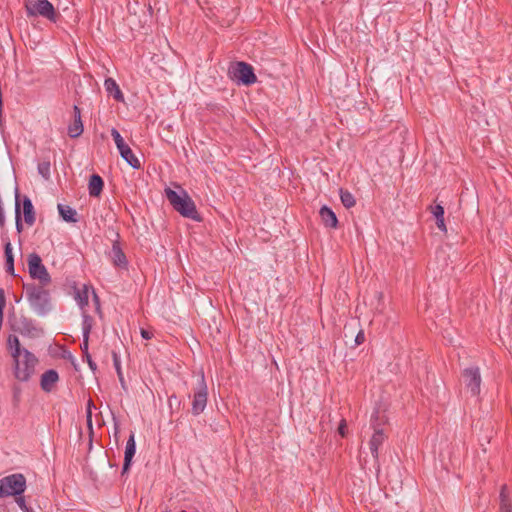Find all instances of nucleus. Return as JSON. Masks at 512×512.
<instances>
[{
	"label": "nucleus",
	"mask_w": 512,
	"mask_h": 512,
	"mask_svg": "<svg viewBox=\"0 0 512 512\" xmlns=\"http://www.w3.org/2000/svg\"><path fill=\"white\" fill-rule=\"evenodd\" d=\"M228 75L239 85L250 86L257 81L254 68L244 61L231 63L228 68Z\"/></svg>",
	"instance_id": "0eeeda50"
},
{
	"label": "nucleus",
	"mask_w": 512,
	"mask_h": 512,
	"mask_svg": "<svg viewBox=\"0 0 512 512\" xmlns=\"http://www.w3.org/2000/svg\"><path fill=\"white\" fill-rule=\"evenodd\" d=\"M7 349L13 359V375L20 382H29L36 372L38 358L28 349L21 346L16 335L7 338Z\"/></svg>",
	"instance_id": "f257e3e1"
},
{
	"label": "nucleus",
	"mask_w": 512,
	"mask_h": 512,
	"mask_svg": "<svg viewBox=\"0 0 512 512\" xmlns=\"http://www.w3.org/2000/svg\"><path fill=\"white\" fill-rule=\"evenodd\" d=\"M104 188V180L99 174H92L89 177L88 191L91 197H99Z\"/></svg>",
	"instance_id": "f3484780"
},
{
	"label": "nucleus",
	"mask_w": 512,
	"mask_h": 512,
	"mask_svg": "<svg viewBox=\"0 0 512 512\" xmlns=\"http://www.w3.org/2000/svg\"><path fill=\"white\" fill-rule=\"evenodd\" d=\"M26 488V478L22 473L7 475L0 479V499L24 494Z\"/></svg>",
	"instance_id": "39448f33"
},
{
	"label": "nucleus",
	"mask_w": 512,
	"mask_h": 512,
	"mask_svg": "<svg viewBox=\"0 0 512 512\" xmlns=\"http://www.w3.org/2000/svg\"><path fill=\"white\" fill-rule=\"evenodd\" d=\"M104 87L108 95L113 96L118 102H124V95L113 78H107L104 82Z\"/></svg>",
	"instance_id": "aec40b11"
},
{
	"label": "nucleus",
	"mask_w": 512,
	"mask_h": 512,
	"mask_svg": "<svg viewBox=\"0 0 512 512\" xmlns=\"http://www.w3.org/2000/svg\"><path fill=\"white\" fill-rule=\"evenodd\" d=\"M376 412H378V415H379V419L377 421V423H380L381 424V427L387 422V418L386 416L384 415V413H380V411L378 409H376L372 415H376Z\"/></svg>",
	"instance_id": "c9c22d12"
},
{
	"label": "nucleus",
	"mask_w": 512,
	"mask_h": 512,
	"mask_svg": "<svg viewBox=\"0 0 512 512\" xmlns=\"http://www.w3.org/2000/svg\"><path fill=\"white\" fill-rule=\"evenodd\" d=\"M364 341H365V334H364L363 330H360L355 337V344L358 346V345H361L362 343H364Z\"/></svg>",
	"instance_id": "f704fd0d"
},
{
	"label": "nucleus",
	"mask_w": 512,
	"mask_h": 512,
	"mask_svg": "<svg viewBox=\"0 0 512 512\" xmlns=\"http://www.w3.org/2000/svg\"><path fill=\"white\" fill-rule=\"evenodd\" d=\"M179 192L171 189H165V195L171 206L177 211L182 217L192 219L196 222L203 220L202 216L198 213L196 205L188 193L182 189L179 185Z\"/></svg>",
	"instance_id": "f03ea898"
},
{
	"label": "nucleus",
	"mask_w": 512,
	"mask_h": 512,
	"mask_svg": "<svg viewBox=\"0 0 512 512\" xmlns=\"http://www.w3.org/2000/svg\"><path fill=\"white\" fill-rule=\"evenodd\" d=\"M499 512H512V498L506 484L502 485L499 493Z\"/></svg>",
	"instance_id": "6ab92c4d"
},
{
	"label": "nucleus",
	"mask_w": 512,
	"mask_h": 512,
	"mask_svg": "<svg viewBox=\"0 0 512 512\" xmlns=\"http://www.w3.org/2000/svg\"><path fill=\"white\" fill-rule=\"evenodd\" d=\"M93 407H95L94 403L91 399H89L87 402V407H86V422H87V427L89 430L90 445L92 444V436L94 433L93 432V423H92V408Z\"/></svg>",
	"instance_id": "c85d7f7f"
},
{
	"label": "nucleus",
	"mask_w": 512,
	"mask_h": 512,
	"mask_svg": "<svg viewBox=\"0 0 512 512\" xmlns=\"http://www.w3.org/2000/svg\"><path fill=\"white\" fill-rule=\"evenodd\" d=\"M112 359L121 387L126 391L127 386L122 373L120 356L115 351H112Z\"/></svg>",
	"instance_id": "a878e982"
},
{
	"label": "nucleus",
	"mask_w": 512,
	"mask_h": 512,
	"mask_svg": "<svg viewBox=\"0 0 512 512\" xmlns=\"http://www.w3.org/2000/svg\"><path fill=\"white\" fill-rule=\"evenodd\" d=\"M60 217L68 223L78 222L77 211L68 205L58 204Z\"/></svg>",
	"instance_id": "412c9836"
},
{
	"label": "nucleus",
	"mask_w": 512,
	"mask_h": 512,
	"mask_svg": "<svg viewBox=\"0 0 512 512\" xmlns=\"http://www.w3.org/2000/svg\"><path fill=\"white\" fill-rule=\"evenodd\" d=\"M148 11H149V13H150V14H152V13H153V8H152V6H151L150 4H149V6H148Z\"/></svg>",
	"instance_id": "37998d69"
},
{
	"label": "nucleus",
	"mask_w": 512,
	"mask_h": 512,
	"mask_svg": "<svg viewBox=\"0 0 512 512\" xmlns=\"http://www.w3.org/2000/svg\"><path fill=\"white\" fill-rule=\"evenodd\" d=\"M5 226V214H4V209L2 207V204H0V227H4Z\"/></svg>",
	"instance_id": "79ce46f5"
},
{
	"label": "nucleus",
	"mask_w": 512,
	"mask_h": 512,
	"mask_svg": "<svg viewBox=\"0 0 512 512\" xmlns=\"http://www.w3.org/2000/svg\"><path fill=\"white\" fill-rule=\"evenodd\" d=\"M93 301L95 302L96 310L98 312H100V299L94 289H93Z\"/></svg>",
	"instance_id": "a19ab883"
},
{
	"label": "nucleus",
	"mask_w": 512,
	"mask_h": 512,
	"mask_svg": "<svg viewBox=\"0 0 512 512\" xmlns=\"http://www.w3.org/2000/svg\"><path fill=\"white\" fill-rule=\"evenodd\" d=\"M113 421H114V438L116 441H118V435L120 432L119 423L117 422L115 417H113Z\"/></svg>",
	"instance_id": "4c0bfd02"
},
{
	"label": "nucleus",
	"mask_w": 512,
	"mask_h": 512,
	"mask_svg": "<svg viewBox=\"0 0 512 512\" xmlns=\"http://www.w3.org/2000/svg\"><path fill=\"white\" fill-rule=\"evenodd\" d=\"M46 286L34 283L24 284L27 300L39 316L48 314L52 309L50 292L45 288Z\"/></svg>",
	"instance_id": "7ed1b4c3"
},
{
	"label": "nucleus",
	"mask_w": 512,
	"mask_h": 512,
	"mask_svg": "<svg viewBox=\"0 0 512 512\" xmlns=\"http://www.w3.org/2000/svg\"><path fill=\"white\" fill-rule=\"evenodd\" d=\"M339 193H340L341 202L345 208L349 209V208L355 206L356 200L351 192H349L348 190H345L343 188H340Z\"/></svg>",
	"instance_id": "bb28decb"
},
{
	"label": "nucleus",
	"mask_w": 512,
	"mask_h": 512,
	"mask_svg": "<svg viewBox=\"0 0 512 512\" xmlns=\"http://www.w3.org/2000/svg\"><path fill=\"white\" fill-rule=\"evenodd\" d=\"M462 379L465 387L470 391L472 396L480 394L482 379L478 366L465 368L462 372Z\"/></svg>",
	"instance_id": "f8f14e48"
},
{
	"label": "nucleus",
	"mask_w": 512,
	"mask_h": 512,
	"mask_svg": "<svg viewBox=\"0 0 512 512\" xmlns=\"http://www.w3.org/2000/svg\"><path fill=\"white\" fill-rule=\"evenodd\" d=\"M23 205V215L24 221L28 226H32L35 223V209L31 199L28 196H23L22 198Z\"/></svg>",
	"instance_id": "a211bd4d"
},
{
	"label": "nucleus",
	"mask_w": 512,
	"mask_h": 512,
	"mask_svg": "<svg viewBox=\"0 0 512 512\" xmlns=\"http://www.w3.org/2000/svg\"><path fill=\"white\" fill-rule=\"evenodd\" d=\"M319 215L325 227L336 229L338 227V219L334 211L326 205L320 208Z\"/></svg>",
	"instance_id": "dca6fc26"
},
{
	"label": "nucleus",
	"mask_w": 512,
	"mask_h": 512,
	"mask_svg": "<svg viewBox=\"0 0 512 512\" xmlns=\"http://www.w3.org/2000/svg\"><path fill=\"white\" fill-rule=\"evenodd\" d=\"M58 381V372L55 369H49L41 375L40 387L44 392L49 393L53 390Z\"/></svg>",
	"instance_id": "2eb2a0df"
},
{
	"label": "nucleus",
	"mask_w": 512,
	"mask_h": 512,
	"mask_svg": "<svg viewBox=\"0 0 512 512\" xmlns=\"http://www.w3.org/2000/svg\"><path fill=\"white\" fill-rule=\"evenodd\" d=\"M73 117L74 119H81V110L77 105L73 106Z\"/></svg>",
	"instance_id": "ea45409f"
},
{
	"label": "nucleus",
	"mask_w": 512,
	"mask_h": 512,
	"mask_svg": "<svg viewBox=\"0 0 512 512\" xmlns=\"http://www.w3.org/2000/svg\"><path fill=\"white\" fill-rule=\"evenodd\" d=\"M75 299L81 309L88 305V286L84 285L83 289L75 291Z\"/></svg>",
	"instance_id": "cd10ccee"
},
{
	"label": "nucleus",
	"mask_w": 512,
	"mask_h": 512,
	"mask_svg": "<svg viewBox=\"0 0 512 512\" xmlns=\"http://www.w3.org/2000/svg\"><path fill=\"white\" fill-rule=\"evenodd\" d=\"M84 126L82 119H73V122L68 126V135L71 138H78L82 135Z\"/></svg>",
	"instance_id": "393cba45"
},
{
	"label": "nucleus",
	"mask_w": 512,
	"mask_h": 512,
	"mask_svg": "<svg viewBox=\"0 0 512 512\" xmlns=\"http://www.w3.org/2000/svg\"><path fill=\"white\" fill-rule=\"evenodd\" d=\"M81 351L83 354V359L86 360L91 370L95 371L97 369L96 363L92 360V357L88 351L89 341H82Z\"/></svg>",
	"instance_id": "c756f323"
},
{
	"label": "nucleus",
	"mask_w": 512,
	"mask_h": 512,
	"mask_svg": "<svg viewBox=\"0 0 512 512\" xmlns=\"http://www.w3.org/2000/svg\"><path fill=\"white\" fill-rule=\"evenodd\" d=\"M431 213L434 215L436 219V225L439 230L442 232H447L445 220H444V207L441 204H436L431 207Z\"/></svg>",
	"instance_id": "4be33fe9"
},
{
	"label": "nucleus",
	"mask_w": 512,
	"mask_h": 512,
	"mask_svg": "<svg viewBox=\"0 0 512 512\" xmlns=\"http://www.w3.org/2000/svg\"><path fill=\"white\" fill-rule=\"evenodd\" d=\"M27 264L28 272L32 279L38 280L39 284L42 285H49L51 283V276L37 253L33 252L28 255Z\"/></svg>",
	"instance_id": "6e6552de"
},
{
	"label": "nucleus",
	"mask_w": 512,
	"mask_h": 512,
	"mask_svg": "<svg viewBox=\"0 0 512 512\" xmlns=\"http://www.w3.org/2000/svg\"><path fill=\"white\" fill-rule=\"evenodd\" d=\"M82 318L83 341H89V336L93 328L94 319L91 315L87 314L86 312H83Z\"/></svg>",
	"instance_id": "b1692460"
},
{
	"label": "nucleus",
	"mask_w": 512,
	"mask_h": 512,
	"mask_svg": "<svg viewBox=\"0 0 512 512\" xmlns=\"http://www.w3.org/2000/svg\"><path fill=\"white\" fill-rule=\"evenodd\" d=\"M50 166H51L50 161H42L37 166L38 173L45 180H48L50 178Z\"/></svg>",
	"instance_id": "7c9ffc66"
},
{
	"label": "nucleus",
	"mask_w": 512,
	"mask_h": 512,
	"mask_svg": "<svg viewBox=\"0 0 512 512\" xmlns=\"http://www.w3.org/2000/svg\"><path fill=\"white\" fill-rule=\"evenodd\" d=\"M4 256H5V263L14 262V256L12 252V245L11 242L8 240L4 244Z\"/></svg>",
	"instance_id": "2f4dec72"
},
{
	"label": "nucleus",
	"mask_w": 512,
	"mask_h": 512,
	"mask_svg": "<svg viewBox=\"0 0 512 512\" xmlns=\"http://www.w3.org/2000/svg\"><path fill=\"white\" fill-rule=\"evenodd\" d=\"M136 453V442L134 432L130 433V436L126 442L125 452H124V462L122 466L121 474L124 475L130 470L133 457Z\"/></svg>",
	"instance_id": "4468645a"
},
{
	"label": "nucleus",
	"mask_w": 512,
	"mask_h": 512,
	"mask_svg": "<svg viewBox=\"0 0 512 512\" xmlns=\"http://www.w3.org/2000/svg\"><path fill=\"white\" fill-rule=\"evenodd\" d=\"M378 419V412H376V415H371L370 423L374 433L369 441V448L376 462H378L379 458V447L382 446L387 437L383 431V428H381V424L377 423Z\"/></svg>",
	"instance_id": "9b49d317"
},
{
	"label": "nucleus",
	"mask_w": 512,
	"mask_h": 512,
	"mask_svg": "<svg viewBox=\"0 0 512 512\" xmlns=\"http://www.w3.org/2000/svg\"><path fill=\"white\" fill-rule=\"evenodd\" d=\"M25 10L29 18L41 16L53 23L61 18V14L48 0H25Z\"/></svg>",
	"instance_id": "20e7f679"
},
{
	"label": "nucleus",
	"mask_w": 512,
	"mask_h": 512,
	"mask_svg": "<svg viewBox=\"0 0 512 512\" xmlns=\"http://www.w3.org/2000/svg\"><path fill=\"white\" fill-rule=\"evenodd\" d=\"M111 136L113 137L115 144L117 146V149L119 150V153L121 157L133 168V169H140L141 163L138 160V158L135 156L131 148L125 143L123 137L119 133V131L116 128L111 129Z\"/></svg>",
	"instance_id": "1a4fd4ad"
},
{
	"label": "nucleus",
	"mask_w": 512,
	"mask_h": 512,
	"mask_svg": "<svg viewBox=\"0 0 512 512\" xmlns=\"http://www.w3.org/2000/svg\"><path fill=\"white\" fill-rule=\"evenodd\" d=\"M5 268L9 275L15 276L14 262L5 263Z\"/></svg>",
	"instance_id": "e433bc0d"
},
{
	"label": "nucleus",
	"mask_w": 512,
	"mask_h": 512,
	"mask_svg": "<svg viewBox=\"0 0 512 512\" xmlns=\"http://www.w3.org/2000/svg\"><path fill=\"white\" fill-rule=\"evenodd\" d=\"M9 325L12 331L24 337L38 338L44 334L43 328L39 327L33 319L24 315L20 317L10 316Z\"/></svg>",
	"instance_id": "423d86ee"
},
{
	"label": "nucleus",
	"mask_w": 512,
	"mask_h": 512,
	"mask_svg": "<svg viewBox=\"0 0 512 512\" xmlns=\"http://www.w3.org/2000/svg\"><path fill=\"white\" fill-rule=\"evenodd\" d=\"M116 237L117 239L113 241L112 248L109 251L108 256L115 267L126 269L128 267V260L118 240L120 237L118 233H116Z\"/></svg>",
	"instance_id": "ddd939ff"
},
{
	"label": "nucleus",
	"mask_w": 512,
	"mask_h": 512,
	"mask_svg": "<svg viewBox=\"0 0 512 512\" xmlns=\"http://www.w3.org/2000/svg\"><path fill=\"white\" fill-rule=\"evenodd\" d=\"M207 401L208 388L204 379V375L202 374L198 385L194 390L191 413L194 416L200 415L204 411L207 405Z\"/></svg>",
	"instance_id": "9d476101"
},
{
	"label": "nucleus",
	"mask_w": 512,
	"mask_h": 512,
	"mask_svg": "<svg viewBox=\"0 0 512 512\" xmlns=\"http://www.w3.org/2000/svg\"><path fill=\"white\" fill-rule=\"evenodd\" d=\"M338 433L342 436V437H346V434H347V423H346V420L345 419H342L341 422L339 423V426H338Z\"/></svg>",
	"instance_id": "72a5a7b5"
},
{
	"label": "nucleus",
	"mask_w": 512,
	"mask_h": 512,
	"mask_svg": "<svg viewBox=\"0 0 512 512\" xmlns=\"http://www.w3.org/2000/svg\"><path fill=\"white\" fill-rule=\"evenodd\" d=\"M141 336L143 339H146V340H149L153 337V334L152 332L146 330V329H141Z\"/></svg>",
	"instance_id": "58836bf2"
},
{
	"label": "nucleus",
	"mask_w": 512,
	"mask_h": 512,
	"mask_svg": "<svg viewBox=\"0 0 512 512\" xmlns=\"http://www.w3.org/2000/svg\"><path fill=\"white\" fill-rule=\"evenodd\" d=\"M15 226L18 233L23 231V223L21 217V197L18 187L15 188Z\"/></svg>",
	"instance_id": "5701e85b"
},
{
	"label": "nucleus",
	"mask_w": 512,
	"mask_h": 512,
	"mask_svg": "<svg viewBox=\"0 0 512 512\" xmlns=\"http://www.w3.org/2000/svg\"><path fill=\"white\" fill-rule=\"evenodd\" d=\"M15 498V502L17 503V505L19 506V508L23 511V512H30L31 511V508H29L26 504V500H25V497L23 494L21 495H15L14 496Z\"/></svg>",
	"instance_id": "473e14b6"
},
{
	"label": "nucleus",
	"mask_w": 512,
	"mask_h": 512,
	"mask_svg": "<svg viewBox=\"0 0 512 512\" xmlns=\"http://www.w3.org/2000/svg\"><path fill=\"white\" fill-rule=\"evenodd\" d=\"M173 398H174V399H177V398H176V396H171V397L169 398V403H170V404H171V402H172V399H173Z\"/></svg>",
	"instance_id": "c03bdc74"
}]
</instances>
